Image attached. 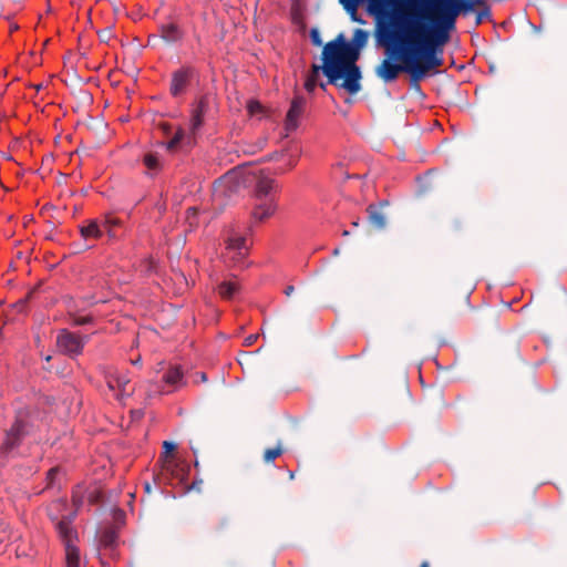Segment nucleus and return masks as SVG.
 <instances>
[{
	"instance_id": "nucleus-38",
	"label": "nucleus",
	"mask_w": 567,
	"mask_h": 567,
	"mask_svg": "<svg viewBox=\"0 0 567 567\" xmlns=\"http://www.w3.org/2000/svg\"><path fill=\"white\" fill-rule=\"evenodd\" d=\"M420 567H429V564L424 561Z\"/></svg>"
},
{
	"instance_id": "nucleus-11",
	"label": "nucleus",
	"mask_w": 567,
	"mask_h": 567,
	"mask_svg": "<svg viewBox=\"0 0 567 567\" xmlns=\"http://www.w3.org/2000/svg\"><path fill=\"white\" fill-rule=\"evenodd\" d=\"M114 224L113 220L106 219L103 224H100L97 220L92 219L87 225H83L80 227L81 237L84 240L89 239H99L103 236L104 231H111V225Z\"/></svg>"
},
{
	"instance_id": "nucleus-10",
	"label": "nucleus",
	"mask_w": 567,
	"mask_h": 567,
	"mask_svg": "<svg viewBox=\"0 0 567 567\" xmlns=\"http://www.w3.org/2000/svg\"><path fill=\"white\" fill-rule=\"evenodd\" d=\"M306 106V99L303 96H296L291 101V105L286 116V131L291 132L298 127L299 118L301 117Z\"/></svg>"
},
{
	"instance_id": "nucleus-30",
	"label": "nucleus",
	"mask_w": 567,
	"mask_h": 567,
	"mask_svg": "<svg viewBox=\"0 0 567 567\" xmlns=\"http://www.w3.org/2000/svg\"><path fill=\"white\" fill-rule=\"evenodd\" d=\"M58 474V470L56 468H51L49 472H48V480H49V485H52L53 484V480L55 477V475Z\"/></svg>"
},
{
	"instance_id": "nucleus-36",
	"label": "nucleus",
	"mask_w": 567,
	"mask_h": 567,
	"mask_svg": "<svg viewBox=\"0 0 567 567\" xmlns=\"http://www.w3.org/2000/svg\"><path fill=\"white\" fill-rule=\"evenodd\" d=\"M306 86H307V89L310 91V90H312V89H313L315 83H313V82L308 81V82L306 83Z\"/></svg>"
},
{
	"instance_id": "nucleus-5",
	"label": "nucleus",
	"mask_w": 567,
	"mask_h": 567,
	"mask_svg": "<svg viewBox=\"0 0 567 567\" xmlns=\"http://www.w3.org/2000/svg\"><path fill=\"white\" fill-rule=\"evenodd\" d=\"M58 534L64 545L66 567H81L80 550L75 545L76 533L69 517H63L56 524Z\"/></svg>"
},
{
	"instance_id": "nucleus-18",
	"label": "nucleus",
	"mask_w": 567,
	"mask_h": 567,
	"mask_svg": "<svg viewBox=\"0 0 567 567\" xmlns=\"http://www.w3.org/2000/svg\"><path fill=\"white\" fill-rule=\"evenodd\" d=\"M105 382H106L109 390L116 398V392H118V384H120V372H117L115 370L109 371L105 374Z\"/></svg>"
},
{
	"instance_id": "nucleus-37",
	"label": "nucleus",
	"mask_w": 567,
	"mask_h": 567,
	"mask_svg": "<svg viewBox=\"0 0 567 567\" xmlns=\"http://www.w3.org/2000/svg\"><path fill=\"white\" fill-rule=\"evenodd\" d=\"M145 489H146L147 492H150V489H151L150 484H146V485H145Z\"/></svg>"
},
{
	"instance_id": "nucleus-8",
	"label": "nucleus",
	"mask_w": 567,
	"mask_h": 567,
	"mask_svg": "<svg viewBox=\"0 0 567 567\" xmlns=\"http://www.w3.org/2000/svg\"><path fill=\"white\" fill-rule=\"evenodd\" d=\"M185 385L184 373L181 367L172 365L163 375V384L157 385L155 392L166 394Z\"/></svg>"
},
{
	"instance_id": "nucleus-22",
	"label": "nucleus",
	"mask_w": 567,
	"mask_h": 567,
	"mask_svg": "<svg viewBox=\"0 0 567 567\" xmlns=\"http://www.w3.org/2000/svg\"><path fill=\"white\" fill-rule=\"evenodd\" d=\"M360 3H357L355 1H351V2H346V3H342L344 10L350 13L351 16V19L353 21H357V22H360V23H363V20L358 18L357 17V11H358V7H359Z\"/></svg>"
},
{
	"instance_id": "nucleus-25",
	"label": "nucleus",
	"mask_w": 567,
	"mask_h": 567,
	"mask_svg": "<svg viewBox=\"0 0 567 567\" xmlns=\"http://www.w3.org/2000/svg\"><path fill=\"white\" fill-rule=\"evenodd\" d=\"M489 16H491V12H489V9H487V8L478 11L476 14L475 24L476 25L481 24L485 19L489 18Z\"/></svg>"
},
{
	"instance_id": "nucleus-1",
	"label": "nucleus",
	"mask_w": 567,
	"mask_h": 567,
	"mask_svg": "<svg viewBox=\"0 0 567 567\" xmlns=\"http://www.w3.org/2000/svg\"><path fill=\"white\" fill-rule=\"evenodd\" d=\"M382 38L388 58L377 68L384 82L394 81L401 72L414 81L424 79L443 64V56L425 33L416 29V18L404 19L399 31L388 30Z\"/></svg>"
},
{
	"instance_id": "nucleus-39",
	"label": "nucleus",
	"mask_w": 567,
	"mask_h": 567,
	"mask_svg": "<svg viewBox=\"0 0 567 567\" xmlns=\"http://www.w3.org/2000/svg\"><path fill=\"white\" fill-rule=\"evenodd\" d=\"M188 213H193V214H195V208H189V209H188Z\"/></svg>"
},
{
	"instance_id": "nucleus-33",
	"label": "nucleus",
	"mask_w": 567,
	"mask_h": 567,
	"mask_svg": "<svg viewBox=\"0 0 567 567\" xmlns=\"http://www.w3.org/2000/svg\"><path fill=\"white\" fill-rule=\"evenodd\" d=\"M257 339V336H249L246 338V344H251Z\"/></svg>"
},
{
	"instance_id": "nucleus-17",
	"label": "nucleus",
	"mask_w": 567,
	"mask_h": 567,
	"mask_svg": "<svg viewBox=\"0 0 567 567\" xmlns=\"http://www.w3.org/2000/svg\"><path fill=\"white\" fill-rule=\"evenodd\" d=\"M143 163L147 168L150 175L156 174L162 168V162L157 154L147 153L143 158Z\"/></svg>"
},
{
	"instance_id": "nucleus-34",
	"label": "nucleus",
	"mask_w": 567,
	"mask_h": 567,
	"mask_svg": "<svg viewBox=\"0 0 567 567\" xmlns=\"http://www.w3.org/2000/svg\"><path fill=\"white\" fill-rule=\"evenodd\" d=\"M90 320H91L90 318L83 317L80 320H78V323L79 324H85V323L90 322Z\"/></svg>"
},
{
	"instance_id": "nucleus-14",
	"label": "nucleus",
	"mask_w": 567,
	"mask_h": 567,
	"mask_svg": "<svg viewBox=\"0 0 567 567\" xmlns=\"http://www.w3.org/2000/svg\"><path fill=\"white\" fill-rule=\"evenodd\" d=\"M240 290L238 282L233 280H224L218 286V293L221 298L230 300L233 299Z\"/></svg>"
},
{
	"instance_id": "nucleus-2",
	"label": "nucleus",
	"mask_w": 567,
	"mask_h": 567,
	"mask_svg": "<svg viewBox=\"0 0 567 567\" xmlns=\"http://www.w3.org/2000/svg\"><path fill=\"white\" fill-rule=\"evenodd\" d=\"M368 41V32L357 29L353 34L352 42H348L342 33L334 40L329 41L322 51L321 66L313 65V72L318 73L322 70L328 78L329 83L338 84L339 80H343L341 87L350 94H355L361 90V71L355 64L359 59V51Z\"/></svg>"
},
{
	"instance_id": "nucleus-20",
	"label": "nucleus",
	"mask_w": 567,
	"mask_h": 567,
	"mask_svg": "<svg viewBox=\"0 0 567 567\" xmlns=\"http://www.w3.org/2000/svg\"><path fill=\"white\" fill-rule=\"evenodd\" d=\"M369 220L379 229L384 228L386 224L385 216L383 215V213L372 207H370L369 209Z\"/></svg>"
},
{
	"instance_id": "nucleus-31",
	"label": "nucleus",
	"mask_w": 567,
	"mask_h": 567,
	"mask_svg": "<svg viewBox=\"0 0 567 567\" xmlns=\"http://www.w3.org/2000/svg\"><path fill=\"white\" fill-rule=\"evenodd\" d=\"M206 382L207 381V375L205 372H198L196 373V379H195V382Z\"/></svg>"
},
{
	"instance_id": "nucleus-27",
	"label": "nucleus",
	"mask_w": 567,
	"mask_h": 567,
	"mask_svg": "<svg viewBox=\"0 0 567 567\" xmlns=\"http://www.w3.org/2000/svg\"><path fill=\"white\" fill-rule=\"evenodd\" d=\"M310 38H311V41L315 45H321L322 44V40H321V37H320V33L317 29H312L310 31Z\"/></svg>"
},
{
	"instance_id": "nucleus-19",
	"label": "nucleus",
	"mask_w": 567,
	"mask_h": 567,
	"mask_svg": "<svg viewBox=\"0 0 567 567\" xmlns=\"http://www.w3.org/2000/svg\"><path fill=\"white\" fill-rule=\"evenodd\" d=\"M133 388L130 385V380L125 374L120 373L118 392H116V399L122 400L124 396L131 395Z\"/></svg>"
},
{
	"instance_id": "nucleus-12",
	"label": "nucleus",
	"mask_w": 567,
	"mask_h": 567,
	"mask_svg": "<svg viewBox=\"0 0 567 567\" xmlns=\"http://www.w3.org/2000/svg\"><path fill=\"white\" fill-rule=\"evenodd\" d=\"M227 250L228 255H231L230 258L234 262H239L244 260L248 252V243L247 238L239 235H234L227 240Z\"/></svg>"
},
{
	"instance_id": "nucleus-3",
	"label": "nucleus",
	"mask_w": 567,
	"mask_h": 567,
	"mask_svg": "<svg viewBox=\"0 0 567 567\" xmlns=\"http://www.w3.org/2000/svg\"><path fill=\"white\" fill-rule=\"evenodd\" d=\"M474 4L473 0H433L431 8L434 14L431 18V24L427 25L416 20V29L421 33H425L440 53L443 54V47L450 41L456 18L461 12L472 11Z\"/></svg>"
},
{
	"instance_id": "nucleus-16",
	"label": "nucleus",
	"mask_w": 567,
	"mask_h": 567,
	"mask_svg": "<svg viewBox=\"0 0 567 567\" xmlns=\"http://www.w3.org/2000/svg\"><path fill=\"white\" fill-rule=\"evenodd\" d=\"M161 37L166 42H177L182 38V31L174 23L163 24L161 27Z\"/></svg>"
},
{
	"instance_id": "nucleus-35",
	"label": "nucleus",
	"mask_w": 567,
	"mask_h": 567,
	"mask_svg": "<svg viewBox=\"0 0 567 567\" xmlns=\"http://www.w3.org/2000/svg\"><path fill=\"white\" fill-rule=\"evenodd\" d=\"M292 291H293V287H292V286H288V287L285 289V293H286L287 296H290V295L292 293Z\"/></svg>"
},
{
	"instance_id": "nucleus-7",
	"label": "nucleus",
	"mask_w": 567,
	"mask_h": 567,
	"mask_svg": "<svg viewBox=\"0 0 567 567\" xmlns=\"http://www.w3.org/2000/svg\"><path fill=\"white\" fill-rule=\"evenodd\" d=\"M196 71L192 66H182L172 74L169 91L174 97L185 94Z\"/></svg>"
},
{
	"instance_id": "nucleus-13",
	"label": "nucleus",
	"mask_w": 567,
	"mask_h": 567,
	"mask_svg": "<svg viewBox=\"0 0 567 567\" xmlns=\"http://www.w3.org/2000/svg\"><path fill=\"white\" fill-rule=\"evenodd\" d=\"M257 203L252 212V218L257 221H264L272 216L277 209V203L274 197L256 198Z\"/></svg>"
},
{
	"instance_id": "nucleus-9",
	"label": "nucleus",
	"mask_w": 567,
	"mask_h": 567,
	"mask_svg": "<svg viewBox=\"0 0 567 567\" xmlns=\"http://www.w3.org/2000/svg\"><path fill=\"white\" fill-rule=\"evenodd\" d=\"M28 424L21 417H18L11 429L7 432L6 439L1 445L4 454L10 453L27 433Z\"/></svg>"
},
{
	"instance_id": "nucleus-23",
	"label": "nucleus",
	"mask_w": 567,
	"mask_h": 567,
	"mask_svg": "<svg viewBox=\"0 0 567 567\" xmlns=\"http://www.w3.org/2000/svg\"><path fill=\"white\" fill-rule=\"evenodd\" d=\"M360 3H357L355 1H351V2H346V3H342L344 10L350 13L351 16V19L353 21H357V22H360V23H363V20L358 18L357 17V11H358V7H359Z\"/></svg>"
},
{
	"instance_id": "nucleus-15",
	"label": "nucleus",
	"mask_w": 567,
	"mask_h": 567,
	"mask_svg": "<svg viewBox=\"0 0 567 567\" xmlns=\"http://www.w3.org/2000/svg\"><path fill=\"white\" fill-rule=\"evenodd\" d=\"M275 181L269 177H260L256 184V198L272 197Z\"/></svg>"
},
{
	"instance_id": "nucleus-21",
	"label": "nucleus",
	"mask_w": 567,
	"mask_h": 567,
	"mask_svg": "<svg viewBox=\"0 0 567 567\" xmlns=\"http://www.w3.org/2000/svg\"><path fill=\"white\" fill-rule=\"evenodd\" d=\"M247 111L250 116H258L259 118H261L264 115L262 105L258 101H255V100H250L247 103Z\"/></svg>"
},
{
	"instance_id": "nucleus-32",
	"label": "nucleus",
	"mask_w": 567,
	"mask_h": 567,
	"mask_svg": "<svg viewBox=\"0 0 567 567\" xmlns=\"http://www.w3.org/2000/svg\"><path fill=\"white\" fill-rule=\"evenodd\" d=\"M296 164H297V157L290 156L288 159V167L292 168V167H295Z\"/></svg>"
},
{
	"instance_id": "nucleus-6",
	"label": "nucleus",
	"mask_w": 567,
	"mask_h": 567,
	"mask_svg": "<svg viewBox=\"0 0 567 567\" xmlns=\"http://www.w3.org/2000/svg\"><path fill=\"white\" fill-rule=\"evenodd\" d=\"M87 340V336L63 329L56 336V347L61 353L75 358L82 354Z\"/></svg>"
},
{
	"instance_id": "nucleus-26",
	"label": "nucleus",
	"mask_w": 567,
	"mask_h": 567,
	"mask_svg": "<svg viewBox=\"0 0 567 567\" xmlns=\"http://www.w3.org/2000/svg\"><path fill=\"white\" fill-rule=\"evenodd\" d=\"M391 0H368L369 4L373 9H381L389 4Z\"/></svg>"
},
{
	"instance_id": "nucleus-24",
	"label": "nucleus",
	"mask_w": 567,
	"mask_h": 567,
	"mask_svg": "<svg viewBox=\"0 0 567 567\" xmlns=\"http://www.w3.org/2000/svg\"><path fill=\"white\" fill-rule=\"evenodd\" d=\"M282 453V450L280 446L275 449H268L265 452L264 458L266 462H272L275 458H277Z\"/></svg>"
},
{
	"instance_id": "nucleus-29",
	"label": "nucleus",
	"mask_w": 567,
	"mask_h": 567,
	"mask_svg": "<svg viewBox=\"0 0 567 567\" xmlns=\"http://www.w3.org/2000/svg\"><path fill=\"white\" fill-rule=\"evenodd\" d=\"M176 445L173 442L165 441L163 443L164 453L168 454L169 452L174 451Z\"/></svg>"
},
{
	"instance_id": "nucleus-4",
	"label": "nucleus",
	"mask_w": 567,
	"mask_h": 567,
	"mask_svg": "<svg viewBox=\"0 0 567 567\" xmlns=\"http://www.w3.org/2000/svg\"><path fill=\"white\" fill-rule=\"evenodd\" d=\"M205 112L206 105L202 100L192 112L188 130L179 127L168 142L163 143L165 148L169 152H175L185 147H192L195 143V134L203 125Z\"/></svg>"
},
{
	"instance_id": "nucleus-28",
	"label": "nucleus",
	"mask_w": 567,
	"mask_h": 567,
	"mask_svg": "<svg viewBox=\"0 0 567 567\" xmlns=\"http://www.w3.org/2000/svg\"><path fill=\"white\" fill-rule=\"evenodd\" d=\"M112 37L111 30H103L99 33V38L102 42H107Z\"/></svg>"
}]
</instances>
